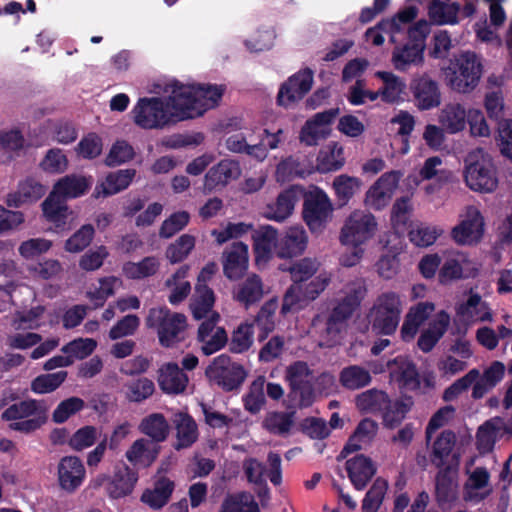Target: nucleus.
<instances>
[{"instance_id": "1", "label": "nucleus", "mask_w": 512, "mask_h": 512, "mask_svg": "<svg viewBox=\"0 0 512 512\" xmlns=\"http://www.w3.org/2000/svg\"><path fill=\"white\" fill-rule=\"evenodd\" d=\"M225 92V86L215 84H171L166 98H140L134 106V123L142 129H162L187 119L202 116L215 108Z\"/></svg>"}, {"instance_id": "2", "label": "nucleus", "mask_w": 512, "mask_h": 512, "mask_svg": "<svg viewBox=\"0 0 512 512\" xmlns=\"http://www.w3.org/2000/svg\"><path fill=\"white\" fill-rule=\"evenodd\" d=\"M284 380L288 385L287 404L290 412L272 411L263 420V428L271 434L286 436L294 425L295 409L312 406L315 401L313 371L307 362L297 360L286 367Z\"/></svg>"}, {"instance_id": "3", "label": "nucleus", "mask_w": 512, "mask_h": 512, "mask_svg": "<svg viewBox=\"0 0 512 512\" xmlns=\"http://www.w3.org/2000/svg\"><path fill=\"white\" fill-rule=\"evenodd\" d=\"M447 85L459 93H470L479 84L483 65L481 58L470 50L454 53L442 68Z\"/></svg>"}, {"instance_id": "4", "label": "nucleus", "mask_w": 512, "mask_h": 512, "mask_svg": "<svg viewBox=\"0 0 512 512\" xmlns=\"http://www.w3.org/2000/svg\"><path fill=\"white\" fill-rule=\"evenodd\" d=\"M377 221L373 214L355 210L346 219L340 233V241L343 245L352 246L353 260L344 261V265L353 266L362 257L364 250L361 245L372 239L377 231Z\"/></svg>"}, {"instance_id": "5", "label": "nucleus", "mask_w": 512, "mask_h": 512, "mask_svg": "<svg viewBox=\"0 0 512 512\" xmlns=\"http://www.w3.org/2000/svg\"><path fill=\"white\" fill-rule=\"evenodd\" d=\"M402 303L400 296L393 291L381 293L368 313L372 331L376 335H393L400 323Z\"/></svg>"}, {"instance_id": "6", "label": "nucleus", "mask_w": 512, "mask_h": 512, "mask_svg": "<svg viewBox=\"0 0 512 512\" xmlns=\"http://www.w3.org/2000/svg\"><path fill=\"white\" fill-rule=\"evenodd\" d=\"M146 325L157 331L162 347L171 348L184 339L187 318L182 313L172 312L166 306L151 308L146 318Z\"/></svg>"}, {"instance_id": "7", "label": "nucleus", "mask_w": 512, "mask_h": 512, "mask_svg": "<svg viewBox=\"0 0 512 512\" xmlns=\"http://www.w3.org/2000/svg\"><path fill=\"white\" fill-rule=\"evenodd\" d=\"M207 379L226 392L238 389L247 377V371L238 363L232 362L227 354H221L205 369Z\"/></svg>"}, {"instance_id": "8", "label": "nucleus", "mask_w": 512, "mask_h": 512, "mask_svg": "<svg viewBox=\"0 0 512 512\" xmlns=\"http://www.w3.org/2000/svg\"><path fill=\"white\" fill-rule=\"evenodd\" d=\"M333 206L328 195L319 188L306 194L302 215L312 232L322 231L332 217Z\"/></svg>"}, {"instance_id": "9", "label": "nucleus", "mask_w": 512, "mask_h": 512, "mask_svg": "<svg viewBox=\"0 0 512 512\" xmlns=\"http://www.w3.org/2000/svg\"><path fill=\"white\" fill-rule=\"evenodd\" d=\"M314 81L313 71L306 67L290 76L281 86L277 95V104L283 107L303 99L311 90Z\"/></svg>"}, {"instance_id": "10", "label": "nucleus", "mask_w": 512, "mask_h": 512, "mask_svg": "<svg viewBox=\"0 0 512 512\" xmlns=\"http://www.w3.org/2000/svg\"><path fill=\"white\" fill-rule=\"evenodd\" d=\"M483 233L484 218L477 208L470 206L465 218L452 229L451 236L456 243L465 245L479 242Z\"/></svg>"}, {"instance_id": "11", "label": "nucleus", "mask_w": 512, "mask_h": 512, "mask_svg": "<svg viewBox=\"0 0 512 512\" xmlns=\"http://www.w3.org/2000/svg\"><path fill=\"white\" fill-rule=\"evenodd\" d=\"M387 368L401 388L412 392L420 389L421 380L417 367L407 356L399 355L388 360Z\"/></svg>"}, {"instance_id": "12", "label": "nucleus", "mask_w": 512, "mask_h": 512, "mask_svg": "<svg viewBox=\"0 0 512 512\" xmlns=\"http://www.w3.org/2000/svg\"><path fill=\"white\" fill-rule=\"evenodd\" d=\"M401 177L399 171L384 173L367 191L365 204L374 210H381L388 205L392 189L398 184Z\"/></svg>"}, {"instance_id": "13", "label": "nucleus", "mask_w": 512, "mask_h": 512, "mask_svg": "<svg viewBox=\"0 0 512 512\" xmlns=\"http://www.w3.org/2000/svg\"><path fill=\"white\" fill-rule=\"evenodd\" d=\"M86 470L77 456H65L58 464V482L61 489L68 493L75 492L84 482Z\"/></svg>"}, {"instance_id": "14", "label": "nucleus", "mask_w": 512, "mask_h": 512, "mask_svg": "<svg viewBox=\"0 0 512 512\" xmlns=\"http://www.w3.org/2000/svg\"><path fill=\"white\" fill-rule=\"evenodd\" d=\"M411 91L415 105L420 110H430L441 103L438 83L427 75L415 78L411 82Z\"/></svg>"}, {"instance_id": "15", "label": "nucleus", "mask_w": 512, "mask_h": 512, "mask_svg": "<svg viewBox=\"0 0 512 512\" xmlns=\"http://www.w3.org/2000/svg\"><path fill=\"white\" fill-rule=\"evenodd\" d=\"M455 444V433L451 430L442 431L432 445V451L430 453L432 464L439 469L447 465H451V468H457L459 465V456L452 453Z\"/></svg>"}, {"instance_id": "16", "label": "nucleus", "mask_w": 512, "mask_h": 512, "mask_svg": "<svg viewBox=\"0 0 512 512\" xmlns=\"http://www.w3.org/2000/svg\"><path fill=\"white\" fill-rule=\"evenodd\" d=\"M248 269V246L236 241L223 253V273L229 280H238Z\"/></svg>"}, {"instance_id": "17", "label": "nucleus", "mask_w": 512, "mask_h": 512, "mask_svg": "<svg viewBox=\"0 0 512 512\" xmlns=\"http://www.w3.org/2000/svg\"><path fill=\"white\" fill-rule=\"evenodd\" d=\"M464 178L470 189L479 192H491L497 187L498 183L491 167L481 162L467 165Z\"/></svg>"}, {"instance_id": "18", "label": "nucleus", "mask_w": 512, "mask_h": 512, "mask_svg": "<svg viewBox=\"0 0 512 512\" xmlns=\"http://www.w3.org/2000/svg\"><path fill=\"white\" fill-rule=\"evenodd\" d=\"M241 175V168L237 161L224 159L212 166L205 175L204 186L208 191L218 187H225L232 180Z\"/></svg>"}, {"instance_id": "19", "label": "nucleus", "mask_w": 512, "mask_h": 512, "mask_svg": "<svg viewBox=\"0 0 512 512\" xmlns=\"http://www.w3.org/2000/svg\"><path fill=\"white\" fill-rule=\"evenodd\" d=\"M346 471L354 488L361 491L374 477L377 468L371 458L358 454L346 461Z\"/></svg>"}, {"instance_id": "20", "label": "nucleus", "mask_w": 512, "mask_h": 512, "mask_svg": "<svg viewBox=\"0 0 512 512\" xmlns=\"http://www.w3.org/2000/svg\"><path fill=\"white\" fill-rule=\"evenodd\" d=\"M157 381L164 393L178 395L185 391L189 379L176 363L169 362L159 368Z\"/></svg>"}, {"instance_id": "21", "label": "nucleus", "mask_w": 512, "mask_h": 512, "mask_svg": "<svg viewBox=\"0 0 512 512\" xmlns=\"http://www.w3.org/2000/svg\"><path fill=\"white\" fill-rule=\"evenodd\" d=\"M174 490V481L162 475L156 478L152 488L143 491L140 501L153 510H160L168 504Z\"/></svg>"}, {"instance_id": "22", "label": "nucleus", "mask_w": 512, "mask_h": 512, "mask_svg": "<svg viewBox=\"0 0 512 512\" xmlns=\"http://www.w3.org/2000/svg\"><path fill=\"white\" fill-rule=\"evenodd\" d=\"M46 193V187L32 177L26 178L18 184L15 192L6 197L8 207L19 208L24 204L37 202Z\"/></svg>"}, {"instance_id": "23", "label": "nucleus", "mask_w": 512, "mask_h": 512, "mask_svg": "<svg viewBox=\"0 0 512 512\" xmlns=\"http://www.w3.org/2000/svg\"><path fill=\"white\" fill-rule=\"evenodd\" d=\"M299 194L300 191L294 186L283 190L279 193L275 202L266 206L264 216L269 220L284 221L292 214L299 199Z\"/></svg>"}, {"instance_id": "24", "label": "nucleus", "mask_w": 512, "mask_h": 512, "mask_svg": "<svg viewBox=\"0 0 512 512\" xmlns=\"http://www.w3.org/2000/svg\"><path fill=\"white\" fill-rule=\"evenodd\" d=\"M172 423L176 430V442L173 447L182 450L191 447L198 439V427L194 418L186 412L173 415Z\"/></svg>"}, {"instance_id": "25", "label": "nucleus", "mask_w": 512, "mask_h": 512, "mask_svg": "<svg viewBox=\"0 0 512 512\" xmlns=\"http://www.w3.org/2000/svg\"><path fill=\"white\" fill-rule=\"evenodd\" d=\"M505 436L504 419L493 417L479 426L476 433V446L480 453H489L496 441Z\"/></svg>"}, {"instance_id": "26", "label": "nucleus", "mask_w": 512, "mask_h": 512, "mask_svg": "<svg viewBox=\"0 0 512 512\" xmlns=\"http://www.w3.org/2000/svg\"><path fill=\"white\" fill-rule=\"evenodd\" d=\"M307 247V235L302 227L293 226L286 230L277 244V255L279 258L297 257Z\"/></svg>"}, {"instance_id": "27", "label": "nucleus", "mask_w": 512, "mask_h": 512, "mask_svg": "<svg viewBox=\"0 0 512 512\" xmlns=\"http://www.w3.org/2000/svg\"><path fill=\"white\" fill-rule=\"evenodd\" d=\"M135 176L136 170L132 168L110 172L107 174L105 182L96 185L93 196L99 198L100 196L108 197L115 195L127 189Z\"/></svg>"}, {"instance_id": "28", "label": "nucleus", "mask_w": 512, "mask_h": 512, "mask_svg": "<svg viewBox=\"0 0 512 512\" xmlns=\"http://www.w3.org/2000/svg\"><path fill=\"white\" fill-rule=\"evenodd\" d=\"M377 430L378 424L374 420L362 419L344 445L339 458H346L349 454L361 450L363 444L369 443L375 437Z\"/></svg>"}, {"instance_id": "29", "label": "nucleus", "mask_w": 512, "mask_h": 512, "mask_svg": "<svg viewBox=\"0 0 512 512\" xmlns=\"http://www.w3.org/2000/svg\"><path fill=\"white\" fill-rule=\"evenodd\" d=\"M263 295V283L260 276L256 274L248 276L233 289V299L246 309L258 303Z\"/></svg>"}, {"instance_id": "30", "label": "nucleus", "mask_w": 512, "mask_h": 512, "mask_svg": "<svg viewBox=\"0 0 512 512\" xmlns=\"http://www.w3.org/2000/svg\"><path fill=\"white\" fill-rule=\"evenodd\" d=\"M451 465L439 470L435 478V499L439 507L444 508L457 499V483L454 481Z\"/></svg>"}, {"instance_id": "31", "label": "nucleus", "mask_w": 512, "mask_h": 512, "mask_svg": "<svg viewBox=\"0 0 512 512\" xmlns=\"http://www.w3.org/2000/svg\"><path fill=\"white\" fill-rule=\"evenodd\" d=\"M138 481V474L125 466L117 470L107 485L108 495L113 499L128 496L134 490Z\"/></svg>"}, {"instance_id": "32", "label": "nucleus", "mask_w": 512, "mask_h": 512, "mask_svg": "<svg viewBox=\"0 0 512 512\" xmlns=\"http://www.w3.org/2000/svg\"><path fill=\"white\" fill-rule=\"evenodd\" d=\"M345 164L344 149L338 142L331 141L321 148L317 156V170L321 173L341 169Z\"/></svg>"}, {"instance_id": "33", "label": "nucleus", "mask_w": 512, "mask_h": 512, "mask_svg": "<svg viewBox=\"0 0 512 512\" xmlns=\"http://www.w3.org/2000/svg\"><path fill=\"white\" fill-rule=\"evenodd\" d=\"M253 249L256 259H269L272 249H277L278 232L271 225L261 226L259 229L254 230L252 234Z\"/></svg>"}, {"instance_id": "34", "label": "nucleus", "mask_w": 512, "mask_h": 512, "mask_svg": "<svg viewBox=\"0 0 512 512\" xmlns=\"http://www.w3.org/2000/svg\"><path fill=\"white\" fill-rule=\"evenodd\" d=\"M140 433L148 436L151 442L160 443L169 435V424L162 413H152L144 417L138 426Z\"/></svg>"}, {"instance_id": "35", "label": "nucleus", "mask_w": 512, "mask_h": 512, "mask_svg": "<svg viewBox=\"0 0 512 512\" xmlns=\"http://www.w3.org/2000/svg\"><path fill=\"white\" fill-rule=\"evenodd\" d=\"M159 454V448L150 440L145 438L137 439L126 451L127 460L134 464L151 465Z\"/></svg>"}, {"instance_id": "36", "label": "nucleus", "mask_w": 512, "mask_h": 512, "mask_svg": "<svg viewBox=\"0 0 512 512\" xmlns=\"http://www.w3.org/2000/svg\"><path fill=\"white\" fill-rule=\"evenodd\" d=\"M44 412H47L44 401L28 399L10 405L3 411L1 418L4 421H15L28 418L34 414H43Z\"/></svg>"}, {"instance_id": "37", "label": "nucleus", "mask_w": 512, "mask_h": 512, "mask_svg": "<svg viewBox=\"0 0 512 512\" xmlns=\"http://www.w3.org/2000/svg\"><path fill=\"white\" fill-rule=\"evenodd\" d=\"M376 76L383 81V87L380 89L383 102L394 104L403 100L406 84L401 78L386 71H378Z\"/></svg>"}, {"instance_id": "38", "label": "nucleus", "mask_w": 512, "mask_h": 512, "mask_svg": "<svg viewBox=\"0 0 512 512\" xmlns=\"http://www.w3.org/2000/svg\"><path fill=\"white\" fill-rule=\"evenodd\" d=\"M372 382L368 369L360 365H349L339 373V383L348 390H359Z\"/></svg>"}, {"instance_id": "39", "label": "nucleus", "mask_w": 512, "mask_h": 512, "mask_svg": "<svg viewBox=\"0 0 512 512\" xmlns=\"http://www.w3.org/2000/svg\"><path fill=\"white\" fill-rule=\"evenodd\" d=\"M90 183L84 176L75 174L66 175L54 186L53 192L63 199L77 198L86 193L89 189Z\"/></svg>"}, {"instance_id": "40", "label": "nucleus", "mask_w": 512, "mask_h": 512, "mask_svg": "<svg viewBox=\"0 0 512 512\" xmlns=\"http://www.w3.org/2000/svg\"><path fill=\"white\" fill-rule=\"evenodd\" d=\"M43 215L57 228H64L68 218V207L60 196L52 192L42 203Z\"/></svg>"}, {"instance_id": "41", "label": "nucleus", "mask_w": 512, "mask_h": 512, "mask_svg": "<svg viewBox=\"0 0 512 512\" xmlns=\"http://www.w3.org/2000/svg\"><path fill=\"white\" fill-rule=\"evenodd\" d=\"M215 303V295L207 284H196L195 294L191 303L192 315L195 319L201 320L212 311Z\"/></svg>"}, {"instance_id": "42", "label": "nucleus", "mask_w": 512, "mask_h": 512, "mask_svg": "<svg viewBox=\"0 0 512 512\" xmlns=\"http://www.w3.org/2000/svg\"><path fill=\"white\" fill-rule=\"evenodd\" d=\"M389 399L385 391L373 388L362 392L356 397V406L363 412H382L385 407H389Z\"/></svg>"}, {"instance_id": "43", "label": "nucleus", "mask_w": 512, "mask_h": 512, "mask_svg": "<svg viewBox=\"0 0 512 512\" xmlns=\"http://www.w3.org/2000/svg\"><path fill=\"white\" fill-rule=\"evenodd\" d=\"M480 307L487 308V305L486 303L482 302L481 296L479 294H471L465 302L460 303L456 307V315L466 323L473 322L477 319L480 321L491 320L492 316L488 311L479 316Z\"/></svg>"}, {"instance_id": "44", "label": "nucleus", "mask_w": 512, "mask_h": 512, "mask_svg": "<svg viewBox=\"0 0 512 512\" xmlns=\"http://www.w3.org/2000/svg\"><path fill=\"white\" fill-rule=\"evenodd\" d=\"M123 389L126 400L132 403H141L153 395L155 384L149 378L140 377L126 382Z\"/></svg>"}, {"instance_id": "45", "label": "nucleus", "mask_w": 512, "mask_h": 512, "mask_svg": "<svg viewBox=\"0 0 512 512\" xmlns=\"http://www.w3.org/2000/svg\"><path fill=\"white\" fill-rule=\"evenodd\" d=\"M467 116L468 113L461 104H449L442 110L440 122L449 133H457L465 128Z\"/></svg>"}, {"instance_id": "46", "label": "nucleus", "mask_w": 512, "mask_h": 512, "mask_svg": "<svg viewBox=\"0 0 512 512\" xmlns=\"http://www.w3.org/2000/svg\"><path fill=\"white\" fill-rule=\"evenodd\" d=\"M459 9L458 3L446 4L440 0H432L428 6V15L436 24H455L458 22Z\"/></svg>"}, {"instance_id": "47", "label": "nucleus", "mask_w": 512, "mask_h": 512, "mask_svg": "<svg viewBox=\"0 0 512 512\" xmlns=\"http://www.w3.org/2000/svg\"><path fill=\"white\" fill-rule=\"evenodd\" d=\"M159 266L160 263L155 256H147L139 262H126L123 265V273L128 279H144L155 275Z\"/></svg>"}, {"instance_id": "48", "label": "nucleus", "mask_w": 512, "mask_h": 512, "mask_svg": "<svg viewBox=\"0 0 512 512\" xmlns=\"http://www.w3.org/2000/svg\"><path fill=\"white\" fill-rule=\"evenodd\" d=\"M196 239L190 234H182L175 242L171 243L165 252L166 258L172 264L185 260L194 249Z\"/></svg>"}, {"instance_id": "49", "label": "nucleus", "mask_w": 512, "mask_h": 512, "mask_svg": "<svg viewBox=\"0 0 512 512\" xmlns=\"http://www.w3.org/2000/svg\"><path fill=\"white\" fill-rule=\"evenodd\" d=\"M264 386L265 378L259 376L251 383L247 394L243 396L244 408L251 414H257L266 402Z\"/></svg>"}, {"instance_id": "50", "label": "nucleus", "mask_w": 512, "mask_h": 512, "mask_svg": "<svg viewBox=\"0 0 512 512\" xmlns=\"http://www.w3.org/2000/svg\"><path fill=\"white\" fill-rule=\"evenodd\" d=\"M413 402L408 398V402L396 400L392 402L389 399V407L382 410L383 424L390 429H393L401 424L406 414L410 411Z\"/></svg>"}, {"instance_id": "51", "label": "nucleus", "mask_w": 512, "mask_h": 512, "mask_svg": "<svg viewBox=\"0 0 512 512\" xmlns=\"http://www.w3.org/2000/svg\"><path fill=\"white\" fill-rule=\"evenodd\" d=\"M424 48L419 45L408 43L397 52L393 53V63L396 69L406 70L410 64L423 62Z\"/></svg>"}, {"instance_id": "52", "label": "nucleus", "mask_w": 512, "mask_h": 512, "mask_svg": "<svg viewBox=\"0 0 512 512\" xmlns=\"http://www.w3.org/2000/svg\"><path fill=\"white\" fill-rule=\"evenodd\" d=\"M103 151V140L95 132L84 135L75 147L76 154L86 160H93L99 157Z\"/></svg>"}, {"instance_id": "53", "label": "nucleus", "mask_w": 512, "mask_h": 512, "mask_svg": "<svg viewBox=\"0 0 512 512\" xmlns=\"http://www.w3.org/2000/svg\"><path fill=\"white\" fill-rule=\"evenodd\" d=\"M388 489V483L378 477L365 494L362 501V512H378Z\"/></svg>"}, {"instance_id": "54", "label": "nucleus", "mask_w": 512, "mask_h": 512, "mask_svg": "<svg viewBox=\"0 0 512 512\" xmlns=\"http://www.w3.org/2000/svg\"><path fill=\"white\" fill-rule=\"evenodd\" d=\"M67 371L41 374L31 382V390L37 394H46L55 391L67 378Z\"/></svg>"}, {"instance_id": "55", "label": "nucleus", "mask_w": 512, "mask_h": 512, "mask_svg": "<svg viewBox=\"0 0 512 512\" xmlns=\"http://www.w3.org/2000/svg\"><path fill=\"white\" fill-rule=\"evenodd\" d=\"M319 264L316 260L311 258H303L292 263L287 268H282L283 271L290 273L291 279L294 284H301L306 282L318 271Z\"/></svg>"}, {"instance_id": "56", "label": "nucleus", "mask_w": 512, "mask_h": 512, "mask_svg": "<svg viewBox=\"0 0 512 512\" xmlns=\"http://www.w3.org/2000/svg\"><path fill=\"white\" fill-rule=\"evenodd\" d=\"M412 212L411 200L408 196H402L394 202L391 211V222L398 232H403L409 221Z\"/></svg>"}, {"instance_id": "57", "label": "nucleus", "mask_w": 512, "mask_h": 512, "mask_svg": "<svg viewBox=\"0 0 512 512\" xmlns=\"http://www.w3.org/2000/svg\"><path fill=\"white\" fill-rule=\"evenodd\" d=\"M219 512H260V509L251 496L243 493L226 497Z\"/></svg>"}, {"instance_id": "58", "label": "nucleus", "mask_w": 512, "mask_h": 512, "mask_svg": "<svg viewBox=\"0 0 512 512\" xmlns=\"http://www.w3.org/2000/svg\"><path fill=\"white\" fill-rule=\"evenodd\" d=\"M95 234V229L91 224L81 226L65 242V250L70 253H79L90 245Z\"/></svg>"}, {"instance_id": "59", "label": "nucleus", "mask_w": 512, "mask_h": 512, "mask_svg": "<svg viewBox=\"0 0 512 512\" xmlns=\"http://www.w3.org/2000/svg\"><path fill=\"white\" fill-rule=\"evenodd\" d=\"M85 408L83 399L73 396L61 401L52 413V421L57 424L66 422L71 416Z\"/></svg>"}, {"instance_id": "60", "label": "nucleus", "mask_w": 512, "mask_h": 512, "mask_svg": "<svg viewBox=\"0 0 512 512\" xmlns=\"http://www.w3.org/2000/svg\"><path fill=\"white\" fill-rule=\"evenodd\" d=\"M134 154V149L128 142L117 140L110 148L104 163L108 167H115L132 160Z\"/></svg>"}, {"instance_id": "61", "label": "nucleus", "mask_w": 512, "mask_h": 512, "mask_svg": "<svg viewBox=\"0 0 512 512\" xmlns=\"http://www.w3.org/2000/svg\"><path fill=\"white\" fill-rule=\"evenodd\" d=\"M360 182L356 177L340 175L334 179L333 188L340 205H345L353 197Z\"/></svg>"}, {"instance_id": "62", "label": "nucleus", "mask_w": 512, "mask_h": 512, "mask_svg": "<svg viewBox=\"0 0 512 512\" xmlns=\"http://www.w3.org/2000/svg\"><path fill=\"white\" fill-rule=\"evenodd\" d=\"M189 220L190 215L186 211H179L171 214L161 224L159 236L164 239L173 237L188 225Z\"/></svg>"}, {"instance_id": "63", "label": "nucleus", "mask_w": 512, "mask_h": 512, "mask_svg": "<svg viewBox=\"0 0 512 512\" xmlns=\"http://www.w3.org/2000/svg\"><path fill=\"white\" fill-rule=\"evenodd\" d=\"M439 236L436 228L418 224L408 231V238L417 247L426 248L435 243Z\"/></svg>"}, {"instance_id": "64", "label": "nucleus", "mask_w": 512, "mask_h": 512, "mask_svg": "<svg viewBox=\"0 0 512 512\" xmlns=\"http://www.w3.org/2000/svg\"><path fill=\"white\" fill-rule=\"evenodd\" d=\"M97 347V342L91 338H79L70 341L62 347V352L74 359H84L90 356Z\"/></svg>"}]
</instances>
